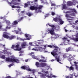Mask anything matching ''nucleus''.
<instances>
[{"instance_id":"31","label":"nucleus","mask_w":78,"mask_h":78,"mask_svg":"<svg viewBox=\"0 0 78 78\" xmlns=\"http://www.w3.org/2000/svg\"><path fill=\"white\" fill-rule=\"evenodd\" d=\"M14 50H15V51H20V50H21L22 49L21 48L19 49L18 48H16H16H15V49Z\"/></svg>"},{"instance_id":"26","label":"nucleus","mask_w":78,"mask_h":78,"mask_svg":"<svg viewBox=\"0 0 78 78\" xmlns=\"http://www.w3.org/2000/svg\"><path fill=\"white\" fill-rule=\"evenodd\" d=\"M73 40L75 42H78V37L73 39Z\"/></svg>"},{"instance_id":"45","label":"nucleus","mask_w":78,"mask_h":78,"mask_svg":"<svg viewBox=\"0 0 78 78\" xmlns=\"http://www.w3.org/2000/svg\"><path fill=\"white\" fill-rule=\"evenodd\" d=\"M30 39H31V36H30V37H28V38H27L26 39L27 40H30Z\"/></svg>"},{"instance_id":"32","label":"nucleus","mask_w":78,"mask_h":78,"mask_svg":"<svg viewBox=\"0 0 78 78\" xmlns=\"http://www.w3.org/2000/svg\"><path fill=\"white\" fill-rule=\"evenodd\" d=\"M72 12H74L76 14H77V12H76V10L75 9H73L72 10Z\"/></svg>"},{"instance_id":"50","label":"nucleus","mask_w":78,"mask_h":78,"mask_svg":"<svg viewBox=\"0 0 78 78\" xmlns=\"http://www.w3.org/2000/svg\"><path fill=\"white\" fill-rule=\"evenodd\" d=\"M56 6V5L55 4H52L51 5V6Z\"/></svg>"},{"instance_id":"10","label":"nucleus","mask_w":78,"mask_h":78,"mask_svg":"<svg viewBox=\"0 0 78 78\" xmlns=\"http://www.w3.org/2000/svg\"><path fill=\"white\" fill-rule=\"evenodd\" d=\"M48 31H49L48 33H50L51 34L53 35V34H54V31H55V30L52 29L51 30H48Z\"/></svg>"},{"instance_id":"57","label":"nucleus","mask_w":78,"mask_h":78,"mask_svg":"<svg viewBox=\"0 0 78 78\" xmlns=\"http://www.w3.org/2000/svg\"><path fill=\"white\" fill-rule=\"evenodd\" d=\"M76 30H78V26L76 27Z\"/></svg>"},{"instance_id":"51","label":"nucleus","mask_w":78,"mask_h":78,"mask_svg":"<svg viewBox=\"0 0 78 78\" xmlns=\"http://www.w3.org/2000/svg\"><path fill=\"white\" fill-rule=\"evenodd\" d=\"M25 39H23L22 38H21L20 39V41H25Z\"/></svg>"},{"instance_id":"2","label":"nucleus","mask_w":78,"mask_h":78,"mask_svg":"<svg viewBox=\"0 0 78 78\" xmlns=\"http://www.w3.org/2000/svg\"><path fill=\"white\" fill-rule=\"evenodd\" d=\"M6 61H8V62H15L18 63L19 62V59L15 58H6Z\"/></svg>"},{"instance_id":"9","label":"nucleus","mask_w":78,"mask_h":78,"mask_svg":"<svg viewBox=\"0 0 78 78\" xmlns=\"http://www.w3.org/2000/svg\"><path fill=\"white\" fill-rule=\"evenodd\" d=\"M67 5L68 6H72V5H74L73 4V2L71 1H68L67 2Z\"/></svg>"},{"instance_id":"18","label":"nucleus","mask_w":78,"mask_h":78,"mask_svg":"<svg viewBox=\"0 0 78 78\" xmlns=\"http://www.w3.org/2000/svg\"><path fill=\"white\" fill-rule=\"evenodd\" d=\"M71 47H69L66 48V52H69L70 51H71Z\"/></svg>"},{"instance_id":"43","label":"nucleus","mask_w":78,"mask_h":78,"mask_svg":"<svg viewBox=\"0 0 78 78\" xmlns=\"http://www.w3.org/2000/svg\"><path fill=\"white\" fill-rule=\"evenodd\" d=\"M10 28H11V27H8L7 26L6 27V29H10Z\"/></svg>"},{"instance_id":"20","label":"nucleus","mask_w":78,"mask_h":78,"mask_svg":"<svg viewBox=\"0 0 78 78\" xmlns=\"http://www.w3.org/2000/svg\"><path fill=\"white\" fill-rule=\"evenodd\" d=\"M67 68H69V70H73V69H74L73 68V67L72 66H71V67L67 66Z\"/></svg>"},{"instance_id":"52","label":"nucleus","mask_w":78,"mask_h":78,"mask_svg":"<svg viewBox=\"0 0 78 78\" xmlns=\"http://www.w3.org/2000/svg\"><path fill=\"white\" fill-rule=\"evenodd\" d=\"M22 19H23V17H21L20 19L19 20H19V21H20L21 20H22Z\"/></svg>"},{"instance_id":"55","label":"nucleus","mask_w":78,"mask_h":78,"mask_svg":"<svg viewBox=\"0 0 78 78\" xmlns=\"http://www.w3.org/2000/svg\"><path fill=\"white\" fill-rule=\"evenodd\" d=\"M12 8H15L16 7V6L14 5H12Z\"/></svg>"},{"instance_id":"27","label":"nucleus","mask_w":78,"mask_h":78,"mask_svg":"<svg viewBox=\"0 0 78 78\" xmlns=\"http://www.w3.org/2000/svg\"><path fill=\"white\" fill-rule=\"evenodd\" d=\"M27 15L29 16V17H30L32 15V14L30 12L27 13Z\"/></svg>"},{"instance_id":"11","label":"nucleus","mask_w":78,"mask_h":78,"mask_svg":"<svg viewBox=\"0 0 78 78\" xmlns=\"http://www.w3.org/2000/svg\"><path fill=\"white\" fill-rule=\"evenodd\" d=\"M19 47V45L17 44L16 46L12 45V48H13L14 50H15V48H18Z\"/></svg>"},{"instance_id":"38","label":"nucleus","mask_w":78,"mask_h":78,"mask_svg":"<svg viewBox=\"0 0 78 78\" xmlns=\"http://www.w3.org/2000/svg\"><path fill=\"white\" fill-rule=\"evenodd\" d=\"M28 4L27 3H25V4L24 7L25 8V7H28Z\"/></svg>"},{"instance_id":"4","label":"nucleus","mask_w":78,"mask_h":78,"mask_svg":"<svg viewBox=\"0 0 78 78\" xmlns=\"http://www.w3.org/2000/svg\"><path fill=\"white\" fill-rule=\"evenodd\" d=\"M3 36L4 37V38H6V39H9V34L7 32H5L3 33Z\"/></svg>"},{"instance_id":"25","label":"nucleus","mask_w":78,"mask_h":78,"mask_svg":"<svg viewBox=\"0 0 78 78\" xmlns=\"http://www.w3.org/2000/svg\"><path fill=\"white\" fill-rule=\"evenodd\" d=\"M25 37L26 38H27V37H30V35L28 34H25Z\"/></svg>"},{"instance_id":"35","label":"nucleus","mask_w":78,"mask_h":78,"mask_svg":"<svg viewBox=\"0 0 78 78\" xmlns=\"http://www.w3.org/2000/svg\"><path fill=\"white\" fill-rule=\"evenodd\" d=\"M27 70L28 71H30V72H31L32 71V70H31V69L30 68H27Z\"/></svg>"},{"instance_id":"14","label":"nucleus","mask_w":78,"mask_h":78,"mask_svg":"<svg viewBox=\"0 0 78 78\" xmlns=\"http://www.w3.org/2000/svg\"><path fill=\"white\" fill-rule=\"evenodd\" d=\"M58 20L60 22V23L61 25H62V24L64 23V21H63L61 18H58Z\"/></svg>"},{"instance_id":"1","label":"nucleus","mask_w":78,"mask_h":78,"mask_svg":"<svg viewBox=\"0 0 78 78\" xmlns=\"http://www.w3.org/2000/svg\"><path fill=\"white\" fill-rule=\"evenodd\" d=\"M48 47H50V48H55L54 49L53 51L51 52V53L53 56H55L56 55H58L59 53H60V52H58V49L59 51L60 50V48L56 46H51L50 45H48Z\"/></svg>"},{"instance_id":"53","label":"nucleus","mask_w":78,"mask_h":78,"mask_svg":"<svg viewBox=\"0 0 78 78\" xmlns=\"http://www.w3.org/2000/svg\"><path fill=\"white\" fill-rule=\"evenodd\" d=\"M23 53V51H20V53Z\"/></svg>"},{"instance_id":"12","label":"nucleus","mask_w":78,"mask_h":78,"mask_svg":"<svg viewBox=\"0 0 78 78\" xmlns=\"http://www.w3.org/2000/svg\"><path fill=\"white\" fill-rule=\"evenodd\" d=\"M15 37H16V36H15L12 35L10 36H9L8 39L9 40H12V39H15Z\"/></svg>"},{"instance_id":"24","label":"nucleus","mask_w":78,"mask_h":78,"mask_svg":"<svg viewBox=\"0 0 78 78\" xmlns=\"http://www.w3.org/2000/svg\"><path fill=\"white\" fill-rule=\"evenodd\" d=\"M39 62H46L47 61H46V60H44L42 59H41L39 60Z\"/></svg>"},{"instance_id":"22","label":"nucleus","mask_w":78,"mask_h":78,"mask_svg":"<svg viewBox=\"0 0 78 78\" xmlns=\"http://www.w3.org/2000/svg\"><path fill=\"white\" fill-rule=\"evenodd\" d=\"M74 63L75 66V67H76V69H78V66L77 65V63L76 62H74Z\"/></svg>"},{"instance_id":"56","label":"nucleus","mask_w":78,"mask_h":78,"mask_svg":"<svg viewBox=\"0 0 78 78\" xmlns=\"http://www.w3.org/2000/svg\"><path fill=\"white\" fill-rule=\"evenodd\" d=\"M28 59H26V60H25V62H28Z\"/></svg>"},{"instance_id":"17","label":"nucleus","mask_w":78,"mask_h":78,"mask_svg":"<svg viewBox=\"0 0 78 78\" xmlns=\"http://www.w3.org/2000/svg\"><path fill=\"white\" fill-rule=\"evenodd\" d=\"M62 9H67V7L66 6V4H64L63 5Z\"/></svg>"},{"instance_id":"40","label":"nucleus","mask_w":78,"mask_h":78,"mask_svg":"<svg viewBox=\"0 0 78 78\" xmlns=\"http://www.w3.org/2000/svg\"><path fill=\"white\" fill-rule=\"evenodd\" d=\"M51 14L52 16H55V13L53 12H51Z\"/></svg>"},{"instance_id":"59","label":"nucleus","mask_w":78,"mask_h":78,"mask_svg":"<svg viewBox=\"0 0 78 78\" xmlns=\"http://www.w3.org/2000/svg\"><path fill=\"white\" fill-rule=\"evenodd\" d=\"M17 8H20V7L19 6H17L16 7Z\"/></svg>"},{"instance_id":"6","label":"nucleus","mask_w":78,"mask_h":78,"mask_svg":"<svg viewBox=\"0 0 78 78\" xmlns=\"http://www.w3.org/2000/svg\"><path fill=\"white\" fill-rule=\"evenodd\" d=\"M68 57H69V58L68 59V60L69 61H72V59H73V56H72V55L69 54V55L68 56Z\"/></svg>"},{"instance_id":"3","label":"nucleus","mask_w":78,"mask_h":78,"mask_svg":"<svg viewBox=\"0 0 78 78\" xmlns=\"http://www.w3.org/2000/svg\"><path fill=\"white\" fill-rule=\"evenodd\" d=\"M70 16H75V13H73L72 14H66L65 15V16L66 17V18H71V19H69V18H67L66 19L67 20H72L73 19V18L74 17H72Z\"/></svg>"},{"instance_id":"58","label":"nucleus","mask_w":78,"mask_h":78,"mask_svg":"<svg viewBox=\"0 0 78 78\" xmlns=\"http://www.w3.org/2000/svg\"><path fill=\"white\" fill-rule=\"evenodd\" d=\"M66 78H70V76H66Z\"/></svg>"},{"instance_id":"61","label":"nucleus","mask_w":78,"mask_h":78,"mask_svg":"<svg viewBox=\"0 0 78 78\" xmlns=\"http://www.w3.org/2000/svg\"><path fill=\"white\" fill-rule=\"evenodd\" d=\"M75 23H77V22H78V20H76L75 22Z\"/></svg>"},{"instance_id":"34","label":"nucleus","mask_w":78,"mask_h":78,"mask_svg":"<svg viewBox=\"0 0 78 78\" xmlns=\"http://www.w3.org/2000/svg\"><path fill=\"white\" fill-rule=\"evenodd\" d=\"M1 58H2V59H5V55H2L1 56Z\"/></svg>"},{"instance_id":"8","label":"nucleus","mask_w":78,"mask_h":78,"mask_svg":"<svg viewBox=\"0 0 78 78\" xmlns=\"http://www.w3.org/2000/svg\"><path fill=\"white\" fill-rule=\"evenodd\" d=\"M47 66V64L45 63L41 62L40 63V67H44Z\"/></svg>"},{"instance_id":"63","label":"nucleus","mask_w":78,"mask_h":78,"mask_svg":"<svg viewBox=\"0 0 78 78\" xmlns=\"http://www.w3.org/2000/svg\"><path fill=\"white\" fill-rule=\"evenodd\" d=\"M65 31L66 32H67V30L65 29Z\"/></svg>"},{"instance_id":"60","label":"nucleus","mask_w":78,"mask_h":78,"mask_svg":"<svg viewBox=\"0 0 78 78\" xmlns=\"http://www.w3.org/2000/svg\"><path fill=\"white\" fill-rule=\"evenodd\" d=\"M20 38L19 37H17V40H19V39Z\"/></svg>"},{"instance_id":"62","label":"nucleus","mask_w":78,"mask_h":78,"mask_svg":"<svg viewBox=\"0 0 78 78\" xmlns=\"http://www.w3.org/2000/svg\"><path fill=\"white\" fill-rule=\"evenodd\" d=\"M44 47L45 48H46V45H44Z\"/></svg>"},{"instance_id":"33","label":"nucleus","mask_w":78,"mask_h":78,"mask_svg":"<svg viewBox=\"0 0 78 78\" xmlns=\"http://www.w3.org/2000/svg\"><path fill=\"white\" fill-rule=\"evenodd\" d=\"M13 5H19V3L17 2H13L12 3Z\"/></svg>"},{"instance_id":"16","label":"nucleus","mask_w":78,"mask_h":78,"mask_svg":"<svg viewBox=\"0 0 78 78\" xmlns=\"http://www.w3.org/2000/svg\"><path fill=\"white\" fill-rule=\"evenodd\" d=\"M43 7L44 6L43 5H39L38 7H37V9H39V10H40V9H42V8H43Z\"/></svg>"},{"instance_id":"5","label":"nucleus","mask_w":78,"mask_h":78,"mask_svg":"<svg viewBox=\"0 0 78 78\" xmlns=\"http://www.w3.org/2000/svg\"><path fill=\"white\" fill-rule=\"evenodd\" d=\"M41 76H42V77H44V76H46L47 77H48V78H52V77H53V78H56V76L53 75H52V76H48V75H47H47L46 74H41Z\"/></svg>"},{"instance_id":"44","label":"nucleus","mask_w":78,"mask_h":78,"mask_svg":"<svg viewBox=\"0 0 78 78\" xmlns=\"http://www.w3.org/2000/svg\"><path fill=\"white\" fill-rule=\"evenodd\" d=\"M75 37H78V33H77L75 35Z\"/></svg>"},{"instance_id":"48","label":"nucleus","mask_w":78,"mask_h":78,"mask_svg":"<svg viewBox=\"0 0 78 78\" xmlns=\"http://www.w3.org/2000/svg\"><path fill=\"white\" fill-rule=\"evenodd\" d=\"M32 73H34L35 72V70L34 69H33L32 71Z\"/></svg>"},{"instance_id":"49","label":"nucleus","mask_w":78,"mask_h":78,"mask_svg":"<svg viewBox=\"0 0 78 78\" xmlns=\"http://www.w3.org/2000/svg\"><path fill=\"white\" fill-rule=\"evenodd\" d=\"M72 77H73V76L72 75H70V76H69V78H72Z\"/></svg>"},{"instance_id":"30","label":"nucleus","mask_w":78,"mask_h":78,"mask_svg":"<svg viewBox=\"0 0 78 78\" xmlns=\"http://www.w3.org/2000/svg\"><path fill=\"white\" fill-rule=\"evenodd\" d=\"M58 18H54V20L56 22H58Z\"/></svg>"},{"instance_id":"28","label":"nucleus","mask_w":78,"mask_h":78,"mask_svg":"<svg viewBox=\"0 0 78 78\" xmlns=\"http://www.w3.org/2000/svg\"><path fill=\"white\" fill-rule=\"evenodd\" d=\"M49 26V27H51V28H55V26L54 25H50L49 24H48Z\"/></svg>"},{"instance_id":"21","label":"nucleus","mask_w":78,"mask_h":78,"mask_svg":"<svg viewBox=\"0 0 78 78\" xmlns=\"http://www.w3.org/2000/svg\"><path fill=\"white\" fill-rule=\"evenodd\" d=\"M29 55L30 56H31L32 57H34V52H31V53H30L29 54Z\"/></svg>"},{"instance_id":"29","label":"nucleus","mask_w":78,"mask_h":78,"mask_svg":"<svg viewBox=\"0 0 78 78\" xmlns=\"http://www.w3.org/2000/svg\"><path fill=\"white\" fill-rule=\"evenodd\" d=\"M55 58L57 59V62H59V61H61V60H59V58H58V57H57V56L55 57Z\"/></svg>"},{"instance_id":"15","label":"nucleus","mask_w":78,"mask_h":78,"mask_svg":"<svg viewBox=\"0 0 78 78\" xmlns=\"http://www.w3.org/2000/svg\"><path fill=\"white\" fill-rule=\"evenodd\" d=\"M35 65L37 67H40V63L38 62H36L35 63Z\"/></svg>"},{"instance_id":"36","label":"nucleus","mask_w":78,"mask_h":78,"mask_svg":"<svg viewBox=\"0 0 78 78\" xmlns=\"http://www.w3.org/2000/svg\"><path fill=\"white\" fill-rule=\"evenodd\" d=\"M39 51H42V48L41 47L40 48H39Z\"/></svg>"},{"instance_id":"47","label":"nucleus","mask_w":78,"mask_h":78,"mask_svg":"<svg viewBox=\"0 0 78 78\" xmlns=\"http://www.w3.org/2000/svg\"><path fill=\"white\" fill-rule=\"evenodd\" d=\"M67 39V38H66L65 37L63 38L62 39H63V40H66V39Z\"/></svg>"},{"instance_id":"64","label":"nucleus","mask_w":78,"mask_h":78,"mask_svg":"<svg viewBox=\"0 0 78 78\" xmlns=\"http://www.w3.org/2000/svg\"><path fill=\"white\" fill-rule=\"evenodd\" d=\"M12 2H16V0H12Z\"/></svg>"},{"instance_id":"13","label":"nucleus","mask_w":78,"mask_h":78,"mask_svg":"<svg viewBox=\"0 0 78 78\" xmlns=\"http://www.w3.org/2000/svg\"><path fill=\"white\" fill-rule=\"evenodd\" d=\"M27 45L26 43H23L21 44V47L23 48H25Z\"/></svg>"},{"instance_id":"23","label":"nucleus","mask_w":78,"mask_h":78,"mask_svg":"<svg viewBox=\"0 0 78 78\" xmlns=\"http://www.w3.org/2000/svg\"><path fill=\"white\" fill-rule=\"evenodd\" d=\"M22 69H23V70H26V69H27V67L26 66H23L21 67Z\"/></svg>"},{"instance_id":"37","label":"nucleus","mask_w":78,"mask_h":78,"mask_svg":"<svg viewBox=\"0 0 78 78\" xmlns=\"http://www.w3.org/2000/svg\"><path fill=\"white\" fill-rule=\"evenodd\" d=\"M14 66V64H13V63L10 64L9 66V67H11V66Z\"/></svg>"},{"instance_id":"7","label":"nucleus","mask_w":78,"mask_h":78,"mask_svg":"<svg viewBox=\"0 0 78 78\" xmlns=\"http://www.w3.org/2000/svg\"><path fill=\"white\" fill-rule=\"evenodd\" d=\"M37 7H35L33 6H30V9L31 11H33L34 10H36V11L37 10Z\"/></svg>"},{"instance_id":"54","label":"nucleus","mask_w":78,"mask_h":78,"mask_svg":"<svg viewBox=\"0 0 78 78\" xmlns=\"http://www.w3.org/2000/svg\"><path fill=\"white\" fill-rule=\"evenodd\" d=\"M32 50H34V51H36V49L34 48H33L32 49Z\"/></svg>"},{"instance_id":"39","label":"nucleus","mask_w":78,"mask_h":78,"mask_svg":"<svg viewBox=\"0 0 78 78\" xmlns=\"http://www.w3.org/2000/svg\"><path fill=\"white\" fill-rule=\"evenodd\" d=\"M14 31H15V33H16V34H19V31L17 30H14Z\"/></svg>"},{"instance_id":"19","label":"nucleus","mask_w":78,"mask_h":78,"mask_svg":"<svg viewBox=\"0 0 78 78\" xmlns=\"http://www.w3.org/2000/svg\"><path fill=\"white\" fill-rule=\"evenodd\" d=\"M12 24L13 25H17V24H18V22H17V20L14 21L12 23Z\"/></svg>"},{"instance_id":"46","label":"nucleus","mask_w":78,"mask_h":78,"mask_svg":"<svg viewBox=\"0 0 78 78\" xmlns=\"http://www.w3.org/2000/svg\"><path fill=\"white\" fill-rule=\"evenodd\" d=\"M6 78H14V77H11L10 76H8L6 77Z\"/></svg>"},{"instance_id":"41","label":"nucleus","mask_w":78,"mask_h":78,"mask_svg":"<svg viewBox=\"0 0 78 78\" xmlns=\"http://www.w3.org/2000/svg\"><path fill=\"white\" fill-rule=\"evenodd\" d=\"M63 57L64 58H67V56H66V55L64 54L63 55Z\"/></svg>"},{"instance_id":"42","label":"nucleus","mask_w":78,"mask_h":78,"mask_svg":"<svg viewBox=\"0 0 78 78\" xmlns=\"http://www.w3.org/2000/svg\"><path fill=\"white\" fill-rule=\"evenodd\" d=\"M41 57L42 59H45V57H44L43 55H41Z\"/></svg>"}]
</instances>
